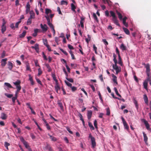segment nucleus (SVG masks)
<instances>
[{
  "label": "nucleus",
  "mask_w": 151,
  "mask_h": 151,
  "mask_svg": "<svg viewBox=\"0 0 151 151\" xmlns=\"http://www.w3.org/2000/svg\"><path fill=\"white\" fill-rule=\"evenodd\" d=\"M92 111L90 110V111H88V113H87V116H88V119H90L92 116Z\"/></svg>",
  "instance_id": "obj_18"
},
{
  "label": "nucleus",
  "mask_w": 151,
  "mask_h": 151,
  "mask_svg": "<svg viewBox=\"0 0 151 151\" xmlns=\"http://www.w3.org/2000/svg\"><path fill=\"white\" fill-rule=\"evenodd\" d=\"M55 88L56 92L58 94H60V92L58 91L59 90H60V88L59 86L58 83H55Z\"/></svg>",
  "instance_id": "obj_4"
},
{
  "label": "nucleus",
  "mask_w": 151,
  "mask_h": 151,
  "mask_svg": "<svg viewBox=\"0 0 151 151\" xmlns=\"http://www.w3.org/2000/svg\"><path fill=\"white\" fill-rule=\"evenodd\" d=\"M45 65L46 67L48 69V72H50L51 71L52 69L48 64H45Z\"/></svg>",
  "instance_id": "obj_33"
},
{
  "label": "nucleus",
  "mask_w": 151,
  "mask_h": 151,
  "mask_svg": "<svg viewBox=\"0 0 151 151\" xmlns=\"http://www.w3.org/2000/svg\"><path fill=\"white\" fill-rule=\"evenodd\" d=\"M144 65H145V68H146V73L147 76H148L147 80H150V65L148 63L147 64H145V63Z\"/></svg>",
  "instance_id": "obj_2"
},
{
  "label": "nucleus",
  "mask_w": 151,
  "mask_h": 151,
  "mask_svg": "<svg viewBox=\"0 0 151 151\" xmlns=\"http://www.w3.org/2000/svg\"><path fill=\"white\" fill-rule=\"evenodd\" d=\"M1 118L2 120H5L7 118V116L4 113H2L1 114Z\"/></svg>",
  "instance_id": "obj_11"
},
{
  "label": "nucleus",
  "mask_w": 151,
  "mask_h": 151,
  "mask_svg": "<svg viewBox=\"0 0 151 151\" xmlns=\"http://www.w3.org/2000/svg\"><path fill=\"white\" fill-rule=\"evenodd\" d=\"M45 17L46 19L47 20V24L51 23L49 17L47 16H45Z\"/></svg>",
  "instance_id": "obj_43"
},
{
  "label": "nucleus",
  "mask_w": 151,
  "mask_h": 151,
  "mask_svg": "<svg viewBox=\"0 0 151 151\" xmlns=\"http://www.w3.org/2000/svg\"><path fill=\"white\" fill-rule=\"evenodd\" d=\"M6 30V26H1V32L2 34H4V32Z\"/></svg>",
  "instance_id": "obj_31"
},
{
  "label": "nucleus",
  "mask_w": 151,
  "mask_h": 151,
  "mask_svg": "<svg viewBox=\"0 0 151 151\" xmlns=\"http://www.w3.org/2000/svg\"><path fill=\"white\" fill-rule=\"evenodd\" d=\"M42 72L41 70V69L40 68H39L38 69V76H40V75H41L42 74Z\"/></svg>",
  "instance_id": "obj_51"
},
{
  "label": "nucleus",
  "mask_w": 151,
  "mask_h": 151,
  "mask_svg": "<svg viewBox=\"0 0 151 151\" xmlns=\"http://www.w3.org/2000/svg\"><path fill=\"white\" fill-rule=\"evenodd\" d=\"M59 49L60 50V51H61L65 55H68V53H67V52L64 50L60 48H59Z\"/></svg>",
  "instance_id": "obj_49"
},
{
  "label": "nucleus",
  "mask_w": 151,
  "mask_h": 151,
  "mask_svg": "<svg viewBox=\"0 0 151 151\" xmlns=\"http://www.w3.org/2000/svg\"><path fill=\"white\" fill-rule=\"evenodd\" d=\"M148 81H149V80H148L147 78L146 80H145L144 82L143 83L144 87L145 89L146 90L147 89V83Z\"/></svg>",
  "instance_id": "obj_12"
},
{
  "label": "nucleus",
  "mask_w": 151,
  "mask_h": 151,
  "mask_svg": "<svg viewBox=\"0 0 151 151\" xmlns=\"http://www.w3.org/2000/svg\"><path fill=\"white\" fill-rule=\"evenodd\" d=\"M120 48L123 51L126 50L127 49L126 47L123 43L120 46Z\"/></svg>",
  "instance_id": "obj_21"
},
{
  "label": "nucleus",
  "mask_w": 151,
  "mask_h": 151,
  "mask_svg": "<svg viewBox=\"0 0 151 151\" xmlns=\"http://www.w3.org/2000/svg\"><path fill=\"white\" fill-rule=\"evenodd\" d=\"M48 135L49 136L50 138L52 141L55 142L58 140L57 139L56 137L50 135L49 134H48Z\"/></svg>",
  "instance_id": "obj_10"
},
{
  "label": "nucleus",
  "mask_w": 151,
  "mask_h": 151,
  "mask_svg": "<svg viewBox=\"0 0 151 151\" xmlns=\"http://www.w3.org/2000/svg\"><path fill=\"white\" fill-rule=\"evenodd\" d=\"M42 56L44 60H47V59L43 52H42Z\"/></svg>",
  "instance_id": "obj_58"
},
{
  "label": "nucleus",
  "mask_w": 151,
  "mask_h": 151,
  "mask_svg": "<svg viewBox=\"0 0 151 151\" xmlns=\"http://www.w3.org/2000/svg\"><path fill=\"white\" fill-rule=\"evenodd\" d=\"M143 134L144 137V140L145 142V143H146L147 142V141L148 137H147L146 134L145 133V132H143Z\"/></svg>",
  "instance_id": "obj_19"
},
{
  "label": "nucleus",
  "mask_w": 151,
  "mask_h": 151,
  "mask_svg": "<svg viewBox=\"0 0 151 151\" xmlns=\"http://www.w3.org/2000/svg\"><path fill=\"white\" fill-rule=\"evenodd\" d=\"M23 144L25 146V147L26 148H27L28 147H29V146L28 144V143L26 141L25 142H23Z\"/></svg>",
  "instance_id": "obj_46"
},
{
  "label": "nucleus",
  "mask_w": 151,
  "mask_h": 151,
  "mask_svg": "<svg viewBox=\"0 0 151 151\" xmlns=\"http://www.w3.org/2000/svg\"><path fill=\"white\" fill-rule=\"evenodd\" d=\"M94 125L96 129H97V122L96 120H95L94 122Z\"/></svg>",
  "instance_id": "obj_55"
},
{
  "label": "nucleus",
  "mask_w": 151,
  "mask_h": 151,
  "mask_svg": "<svg viewBox=\"0 0 151 151\" xmlns=\"http://www.w3.org/2000/svg\"><path fill=\"white\" fill-rule=\"evenodd\" d=\"M8 68L10 70H12V69L13 68V64L12 63L10 62L9 61L8 62Z\"/></svg>",
  "instance_id": "obj_17"
},
{
  "label": "nucleus",
  "mask_w": 151,
  "mask_h": 151,
  "mask_svg": "<svg viewBox=\"0 0 151 151\" xmlns=\"http://www.w3.org/2000/svg\"><path fill=\"white\" fill-rule=\"evenodd\" d=\"M29 108L31 110V112L33 114H36L35 112L33 110V109H32V108L30 106L29 107Z\"/></svg>",
  "instance_id": "obj_63"
},
{
  "label": "nucleus",
  "mask_w": 151,
  "mask_h": 151,
  "mask_svg": "<svg viewBox=\"0 0 151 151\" xmlns=\"http://www.w3.org/2000/svg\"><path fill=\"white\" fill-rule=\"evenodd\" d=\"M30 5L29 4V2H28L27 3L26 6V14H27L28 13L30 12Z\"/></svg>",
  "instance_id": "obj_7"
},
{
  "label": "nucleus",
  "mask_w": 151,
  "mask_h": 151,
  "mask_svg": "<svg viewBox=\"0 0 151 151\" xmlns=\"http://www.w3.org/2000/svg\"><path fill=\"white\" fill-rule=\"evenodd\" d=\"M66 129L71 134H73V132L71 131L69 128L68 127H66Z\"/></svg>",
  "instance_id": "obj_57"
},
{
  "label": "nucleus",
  "mask_w": 151,
  "mask_h": 151,
  "mask_svg": "<svg viewBox=\"0 0 151 151\" xmlns=\"http://www.w3.org/2000/svg\"><path fill=\"white\" fill-rule=\"evenodd\" d=\"M21 22V21L20 20L19 21L16 23L15 24V27L17 28L18 27V26L19 24Z\"/></svg>",
  "instance_id": "obj_56"
},
{
  "label": "nucleus",
  "mask_w": 151,
  "mask_h": 151,
  "mask_svg": "<svg viewBox=\"0 0 151 151\" xmlns=\"http://www.w3.org/2000/svg\"><path fill=\"white\" fill-rule=\"evenodd\" d=\"M123 29L125 33L127 35H129L130 34L129 31V30L127 28L123 27Z\"/></svg>",
  "instance_id": "obj_23"
},
{
  "label": "nucleus",
  "mask_w": 151,
  "mask_h": 151,
  "mask_svg": "<svg viewBox=\"0 0 151 151\" xmlns=\"http://www.w3.org/2000/svg\"><path fill=\"white\" fill-rule=\"evenodd\" d=\"M4 85L9 88H13L12 86L9 83H5Z\"/></svg>",
  "instance_id": "obj_35"
},
{
  "label": "nucleus",
  "mask_w": 151,
  "mask_h": 151,
  "mask_svg": "<svg viewBox=\"0 0 151 151\" xmlns=\"http://www.w3.org/2000/svg\"><path fill=\"white\" fill-rule=\"evenodd\" d=\"M16 88L17 89V92H19L21 89V87L20 85H18V86H16Z\"/></svg>",
  "instance_id": "obj_52"
},
{
  "label": "nucleus",
  "mask_w": 151,
  "mask_h": 151,
  "mask_svg": "<svg viewBox=\"0 0 151 151\" xmlns=\"http://www.w3.org/2000/svg\"><path fill=\"white\" fill-rule=\"evenodd\" d=\"M52 76L53 78V80L55 81V83H58L57 80L56 79V77L55 74L52 73Z\"/></svg>",
  "instance_id": "obj_30"
},
{
  "label": "nucleus",
  "mask_w": 151,
  "mask_h": 151,
  "mask_svg": "<svg viewBox=\"0 0 151 151\" xmlns=\"http://www.w3.org/2000/svg\"><path fill=\"white\" fill-rule=\"evenodd\" d=\"M31 18H29L27 21V25H30L32 23V20H31Z\"/></svg>",
  "instance_id": "obj_40"
},
{
  "label": "nucleus",
  "mask_w": 151,
  "mask_h": 151,
  "mask_svg": "<svg viewBox=\"0 0 151 151\" xmlns=\"http://www.w3.org/2000/svg\"><path fill=\"white\" fill-rule=\"evenodd\" d=\"M110 111L109 108H108L106 109V114L107 115H109L110 114Z\"/></svg>",
  "instance_id": "obj_50"
},
{
  "label": "nucleus",
  "mask_w": 151,
  "mask_h": 151,
  "mask_svg": "<svg viewBox=\"0 0 151 151\" xmlns=\"http://www.w3.org/2000/svg\"><path fill=\"white\" fill-rule=\"evenodd\" d=\"M71 90L73 91H74L77 90V88L76 87L72 86L71 87Z\"/></svg>",
  "instance_id": "obj_59"
},
{
  "label": "nucleus",
  "mask_w": 151,
  "mask_h": 151,
  "mask_svg": "<svg viewBox=\"0 0 151 151\" xmlns=\"http://www.w3.org/2000/svg\"><path fill=\"white\" fill-rule=\"evenodd\" d=\"M71 10L76 13V11H75V9H76V7L73 3L71 4Z\"/></svg>",
  "instance_id": "obj_20"
},
{
  "label": "nucleus",
  "mask_w": 151,
  "mask_h": 151,
  "mask_svg": "<svg viewBox=\"0 0 151 151\" xmlns=\"http://www.w3.org/2000/svg\"><path fill=\"white\" fill-rule=\"evenodd\" d=\"M91 142L92 145V147L93 148H94L96 145V142H95V138L91 140Z\"/></svg>",
  "instance_id": "obj_16"
},
{
  "label": "nucleus",
  "mask_w": 151,
  "mask_h": 151,
  "mask_svg": "<svg viewBox=\"0 0 151 151\" xmlns=\"http://www.w3.org/2000/svg\"><path fill=\"white\" fill-rule=\"evenodd\" d=\"M121 119H122L125 129L127 130H128L129 129V127L128 125L126 122L125 121L124 119L122 117Z\"/></svg>",
  "instance_id": "obj_6"
},
{
  "label": "nucleus",
  "mask_w": 151,
  "mask_h": 151,
  "mask_svg": "<svg viewBox=\"0 0 151 151\" xmlns=\"http://www.w3.org/2000/svg\"><path fill=\"white\" fill-rule=\"evenodd\" d=\"M84 20V19L82 18H81V20L80 21V24L81 25V27L82 28L84 27V24L83 22V21Z\"/></svg>",
  "instance_id": "obj_36"
},
{
  "label": "nucleus",
  "mask_w": 151,
  "mask_h": 151,
  "mask_svg": "<svg viewBox=\"0 0 151 151\" xmlns=\"http://www.w3.org/2000/svg\"><path fill=\"white\" fill-rule=\"evenodd\" d=\"M26 33L25 31H24L21 34L19 35V36L20 38H23L24 37Z\"/></svg>",
  "instance_id": "obj_22"
},
{
  "label": "nucleus",
  "mask_w": 151,
  "mask_h": 151,
  "mask_svg": "<svg viewBox=\"0 0 151 151\" xmlns=\"http://www.w3.org/2000/svg\"><path fill=\"white\" fill-rule=\"evenodd\" d=\"M51 11L50 9H45V13L47 14H48L49 13H51Z\"/></svg>",
  "instance_id": "obj_45"
},
{
  "label": "nucleus",
  "mask_w": 151,
  "mask_h": 151,
  "mask_svg": "<svg viewBox=\"0 0 151 151\" xmlns=\"http://www.w3.org/2000/svg\"><path fill=\"white\" fill-rule=\"evenodd\" d=\"M114 90L115 92V93L120 98L122 97V96L117 91V89L116 87H114Z\"/></svg>",
  "instance_id": "obj_28"
},
{
  "label": "nucleus",
  "mask_w": 151,
  "mask_h": 151,
  "mask_svg": "<svg viewBox=\"0 0 151 151\" xmlns=\"http://www.w3.org/2000/svg\"><path fill=\"white\" fill-rule=\"evenodd\" d=\"M134 103L135 105L136 108L137 109H138V106L137 101L135 100H134Z\"/></svg>",
  "instance_id": "obj_44"
},
{
  "label": "nucleus",
  "mask_w": 151,
  "mask_h": 151,
  "mask_svg": "<svg viewBox=\"0 0 151 151\" xmlns=\"http://www.w3.org/2000/svg\"><path fill=\"white\" fill-rule=\"evenodd\" d=\"M21 83V82L19 80H17L15 82H14L13 83L14 84L17 86H18V85H20V84Z\"/></svg>",
  "instance_id": "obj_38"
},
{
  "label": "nucleus",
  "mask_w": 151,
  "mask_h": 151,
  "mask_svg": "<svg viewBox=\"0 0 151 151\" xmlns=\"http://www.w3.org/2000/svg\"><path fill=\"white\" fill-rule=\"evenodd\" d=\"M60 4L61 5H67L68 4V2L66 1L63 0L61 1Z\"/></svg>",
  "instance_id": "obj_34"
},
{
  "label": "nucleus",
  "mask_w": 151,
  "mask_h": 151,
  "mask_svg": "<svg viewBox=\"0 0 151 151\" xmlns=\"http://www.w3.org/2000/svg\"><path fill=\"white\" fill-rule=\"evenodd\" d=\"M30 14V18L31 19H34L35 18V14L33 11L31 10L29 12Z\"/></svg>",
  "instance_id": "obj_14"
},
{
  "label": "nucleus",
  "mask_w": 151,
  "mask_h": 151,
  "mask_svg": "<svg viewBox=\"0 0 151 151\" xmlns=\"http://www.w3.org/2000/svg\"><path fill=\"white\" fill-rule=\"evenodd\" d=\"M93 17L94 19L97 22H98V20L97 18V17L95 13H93Z\"/></svg>",
  "instance_id": "obj_42"
},
{
  "label": "nucleus",
  "mask_w": 151,
  "mask_h": 151,
  "mask_svg": "<svg viewBox=\"0 0 151 151\" xmlns=\"http://www.w3.org/2000/svg\"><path fill=\"white\" fill-rule=\"evenodd\" d=\"M7 58H5V59H2L1 61V66L3 67H4L6 65V61L7 60Z\"/></svg>",
  "instance_id": "obj_8"
},
{
  "label": "nucleus",
  "mask_w": 151,
  "mask_h": 151,
  "mask_svg": "<svg viewBox=\"0 0 151 151\" xmlns=\"http://www.w3.org/2000/svg\"><path fill=\"white\" fill-rule=\"evenodd\" d=\"M40 26L43 32H46L47 30L48 27L46 24H45L43 25L42 24H41Z\"/></svg>",
  "instance_id": "obj_5"
},
{
  "label": "nucleus",
  "mask_w": 151,
  "mask_h": 151,
  "mask_svg": "<svg viewBox=\"0 0 151 151\" xmlns=\"http://www.w3.org/2000/svg\"><path fill=\"white\" fill-rule=\"evenodd\" d=\"M5 95L8 98H11L13 96V95L12 94H7V93H5Z\"/></svg>",
  "instance_id": "obj_47"
},
{
  "label": "nucleus",
  "mask_w": 151,
  "mask_h": 151,
  "mask_svg": "<svg viewBox=\"0 0 151 151\" xmlns=\"http://www.w3.org/2000/svg\"><path fill=\"white\" fill-rule=\"evenodd\" d=\"M68 48L70 50H73L74 49L73 46L70 44H68Z\"/></svg>",
  "instance_id": "obj_60"
},
{
  "label": "nucleus",
  "mask_w": 151,
  "mask_h": 151,
  "mask_svg": "<svg viewBox=\"0 0 151 151\" xmlns=\"http://www.w3.org/2000/svg\"><path fill=\"white\" fill-rule=\"evenodd\" d=\"M20 140H21V141L23 143V142H25L26 141H25L23 137H20Z\"/></svg>",
  "instance_id": "obj_64"
},
{
  "label": "nucleus",
  "mask_w": 151,
  "mask_h": 151,
  "mask_svg": "<svg viewBox=\"0 0 151 151\" xmlns=\"http://www.w3.org/2000/svg\"><path fill=\"white\" fill-rule=\"evenodd\" d=\"M112 20L113 21L114 23L116 25L120 26V24L119 23L117 19V17H116L112 18Z\"/></svg>",
  "instance_id": "obj_13"
},
{
  "label": "nucleus",
  "mask_w": 151,
  "mask_h": 151,
  "mask_svg": "<svg viewBox=\"0 0 151 151\" xmlns=\"http://www.w3.org/2000/svg\"><path fill=\"white\" fill-rule=\"evenodd\" d=\"M65 84H66L67 86H68L70 87L71 88V86H72V85L71 83L69 82L68 81L65 80Z\"/></svg>",
  "instance_id": "obj_41"
},
{
  "label": "nucleus",
  "mask_w": 151,
  "mask_h": 151,
  "mask_svg": "<svg viewBox=\"0 0 151 151\" xmlns=\"http://www.w3.org/2000/svg\"><path fill=\"white\" fill-rule=\"evenodd\" d=\"M57 9V11L58 12L59 14L62 15V14L61 12L60 8L59 7H58Z\"/></svg>",
  "instance_id": "obj_61"
},
{
  "label": "nucleus",
  "mask_w": 151,
  "mask_h": 151,
  "mask_svg": "<svg viewBox=\"0 0 151 151\" xmlns=\"http://www.w3.org/2000/svg\"><path fill=\"white\" fill-rule=\"evenodd\" d=\"M113 57H114L113 60L115 64L112 65V67L114 69L116 70V74H117L119 72L121 71V68L118 67L117 65V61L116 59V55L115 53H113Z\"/></svg>",
  "instance_id": "obj_1"
},
{
  "label": "nucleus",
  "mask_w": 151,
  "mask_h": 151,
  "mask_svg": "<svg viewBox=\"0 0 151 151\" xmlns=\"http://www.w3.org/2000/svg\"><path fill=\"white\" fill-rule=\"evenodd\" d=\"M116 12L120 20H122V17L121 14L118 11H116Z\"/></svg>",
  "instance_id": "obj_29"
},
{
  "label": "nucleus",
  "mask_w": 151,
  "mask_h": 151,
  "mask_svg": "<svg viewBox=\"0 0 151 151\" xmlns=\"http://www.w3.org/2000/svg\"><path fill=\"white\" fill-rule=\"evenodd\" d=\"M31 48L32 49H35L37 52H38L39 51V45L38 44H36L35 46H32Z\"/></svg>",
  "instance_id": "obj_9"
},
{
  "label": "nucleus",
  "mask_w": 151,
  "mask_h": 151,
  "mask_svg": "<svg viewBox=\"0 0 151 151\" xmlns=\"http://www.w3.org/2000/svg\"><path fill=\"white\" fill-rule=\"evenodd\" d=\"M66 79L70 82L73 83V80L72 78H68V77H66Z\"/></svg>",
  "instance_id": "obj_48"
},
{
  "label": "nucleus",
  "mask_w": 151,
  "mask_h": 151,
  "mask_svg": "<svg viewBox=\"0 0 151 151\" xmlns=\"http://www.w3.org/2000/svg\"><path fill=\"white\" fill-rule=\"evenodd\" d=\"M29 78V80L30 81L31 84L33 85L34 84V82L32 79V78L30 74L28 75Z\"/></svg>",
  "instance_id": "obj_24"
},
{
  "label": "nucleus",
  "mask_w": 151,
  "mask_h": 151,
  "mask_svg": "<svg viewBox=\"0 0 151 151\" xmlns=\"http://www.w3.org/2000/svg\"><path fill=\"white\" fill-rule=\"evenodd\" d=\"M10 145V144L9 143H8L6 142H4V146L6 148V149L8 150L9 149L8 148V146Z\"/></svg>",
  "instance_id": "obj_37"
},
{
  "label": "nucleus",
  "mask_w": 151,
  "mask_h": 151,
  "mask_svg": "<svg viewBox=\"0 0 151 151\" xmlns=\"http://www.w3.org/2000/svg\"><path fill=\"white\" fill-rule=\"evenodd\" d=\"M110 13L111 16L113 18L116 17L115 16V13L113 11H110Z\"/></svg>",
  "instance_id": "obj_39"
},
{
  "label": "nucleus",
  "mask_w": 151,
  "mask_h": 151,
  "mask_svg": "<svg viewBox=\"0 0 151 151\" xmlns=\"http://www.w3.org/2000/svg\"><path fill=\"white\" fill-rule=\"evenodd\" d=\"M43 41L44 44L45 45H47V41L46 39H43Z\"/></svg>",
  "instance_id": "obj_54"
},
{
  "label": "nucleus",
  "mask_w": 151,
  "mask_h": 151,
  "mask_svg": "<svg viewBox=\"0 0 151 151\" xmlns=\"http://www.w3.org/2000/svg\"><path fill=\"white\" fill-rule=\"evenodd\" d=\"M118 56V63L120 65H122V58L121 57L120 55H119Z\"/></svg>",
  "instance_id": "obj_25"
},
{
  "label": "nucleus",
  "mask_w": 151,
  "mask_h": 151,
  "mask_svg": "<svg viewBox=\"0 0 151 151\" xmlns=\"http://www.w3.org/2000/svg\"><path fill=\"white\" fill-rule=\"evenodd\" d=\"M46 148L49 151H52V149L50 145L48 143H47L46 146Z\"/></svg>",
  "instance_id": "obj_26"
},
{
  "label": "nucleus",
  "mask_w": 151,
  "mask_h": 151,
  "mask_svg": "<svg viewBox=\"0 0 151 151\" xmlns=\"http://www.w3.org/2000/svg\"><path fill=\"white\" fill-rule=\"evenodd\" d=\"M36 80L37 81V82L38 83H39V84H40V85H42V83H41V81L39 80V79L38 78H36Z\"/></svg>",
  "instance_id": "obj_62"
},
{
  "label": "nucleus",
  "mask_w": 151,
  "mask_h": 151,
  "mask_svg": "<svg viewBox=\"0 0 151 151\" xmlns=\"http://www.w3.org/2000/svg\"><path fill=\"white\" fill-rule=\"evenodd\" d=\"M112 77H113L112 80L115 83L116 85L118 84V83L117 81V77L114 74H112Z\"/></svg>",
  "instance_id": "obj_15"
},
{
  "label": "nucleus",
  "mask_w": 151,
  "mask_h": 151,
  "mask_svg": "<svg viewBox=\"0 0 151 151\" xmlns=\"http://www.w3.org/2000/svg\"><path fill=\"white\" fill-rule=\"evenodd\" d=\"M144 99L145 103L147 104L148 103V99L146 95H144Z\"/></svg>",
  "instance_id": "obj_32"
},
{
  "label": "nucleus",
  "mask_w": 151,
  "mask_h": 151,
  "mask_svg": "<svg viewBox=\"0 0 151 151\" xmlns=\"http://www.w3.org/2000/svg\"><path fill=\"white\" fill-rule=\"evenodd\" d=\"M58 106L60 107L61 109H63V106L61 102H59L58 103Z\"/></svg>",
  "instance_id": "obj_53"
},
{
  "label": "nucleus",
  "mask_w": 151,
  "mask_h": 151,
  "mask_svg": "<svg viewBox=\"0 0 151 151\" xmlns=\"http://www.w3.org/2000/svg\"><path fill=\"white\" fill-rule=\"evenodd\" d=\"M142 121L144 123L146 127V128L147 130H151V129L150 127V125L149 123L146 120H145L144 119H142Z\"/></svg>",
  "instance_id": "obj_3"
},
{
  "label": "nucleus",
  "mask_w": 151,
  "mask_h": 151,
  "mask_svg": "<svg viewBox=\"0 0 151 151\" xmlns=\"http://www.w3.org/2000/svg\"><path fill=\"white\" fill-rule=\"evenodd\" d=\"M88 126H89L90 129L91 130H94V127L92 124L91 122H88Z\"/></svg>",
  "instance_id": "obj_27"
}]
</instances>
